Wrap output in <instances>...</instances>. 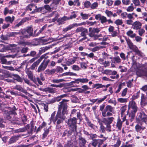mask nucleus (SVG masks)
<instances>
[{"instance_id":"obj_1","label":"nucleus","mask_w":147,"mask_h":147,"mask_svg":"<svg viewBox=\"0 0 147 147\" xmlns=\"http://www.w3.org/2000/svg\"><path fill=\"white\" fill-rule=\"evenodd\" d=\"M128 109L131 110V112L129 114V119L132 122L135 116V113L137 111L138 107L136 102L134 100L129 101L128 105Z\"/></svg>"},{"instance_id":"obj_2","label":"nucleus","mask_w":147,"mask_h":147,"mask_svg":"<svg viewBox=\"0 0 147 147\" xmlns=\"http://www.w3.org/2000/svg\"><path fill=\"white\" fill-rule=\"evenodd\" d=\"M33 29L31 27H27L26 29H24L22 30L19 35H22L20 37L23 38H28L32 35L33 34Z\"/></svg>"},{"instance_id":"obj_3","label":"nucleus","mask_w":147,"mask_h":147,"mask_svg":"<svg viewBox=\"0 0 147 147\" xmlns=\"http://www.w3.org/2000/svg\"><path fill=\"white\" fill-rule=\"evenodd\" d=\"M58 106V111L57 112L60 113V115H63L67 113V105L65 100H63L62 101L59 102Z\"/></svg>"},{"instance_id":"obj_4","label":"nucleus","mask_w":147,"mask_h":147,"mask_svg":"<svg viewBox=\"0 0 147 147\" xmlns=\"http://www.w3.org/2000/svg\"><path fill=\"white\" fill-rule=\"evenodd\" d=\"M101 29L99 28H89V36L92 39L96 40L99 37L100 35L98 34H96L95 33H98L100 30Z\"/></svg>"},{"instance_id":"obj_5","label":"nucleus","mask_w":147,"mask_h":147,"mask_svg":"<svg viewBox=\"0 0 147 147\" xmlns=\"http://www.w3.org/2000/svg\"><path fill=\"white\" fill-rule=\"evenodd\" d=\"M60 113L57 112L56 115V119L55 120L53 119L54 117V115L52 114L50 120L51 122L53 121L54 123H55L56 121H57V124H59L62 123L65 119V117L63 115H60Z\"/></svg>"},{"instance_id":"obj_6","label":"nucleus","mask_w":147,"mask_h":147,"mask_svg":"<svg viewBox=\"0 0 147 147\" xmlns=\"http://www.w3.org/2000/svg\"><path fill=\"white\" fill-rule=\"evenodd\" d=\"M17 110L15 107L14 106L12 108L8 107L4 111V114L5 115L6 117L8 119H10L12 114H16L15 111Z\"/></svg>"},{"instance_id":"obj_7","label":"nucleus","mask_w":147,"mask_h":147,"mask_svg":"<svg viewBox=\"0 0 147 147\" xmlns=\"http://www.w3.org/2000/svg\"><path fill=\"white\" fill-rule=\"evenodd\" d=\"M77 119L75 117H73L72 118L68 119L66 122L69 126L70 127V129H73V131H76Z\"/></svg>"},{"instance_id":"obj_8","label":"nucleus","mask_w":147,"mask_h":147,"mask_svg":"<svg viewBox=\"0 0 147 147\" xmlns=\"http://www.w3.org/2000/svg\"><path fill=\"white\" fill-rule=\"evenodd\" d=\"M49 57L47 56V54H45L42 55L37 61L34 62L31 66L30 67V69L32 70H34L36 67L39 64L41 61L44 58L47 59Z\"/></svg>"},{"instance_id":"obj_9","label":"nucleus","mask_w":147,"mask_h":147,"mask_svg":"<svg viewBox=\"0 0 147 147\" xmlns=\"http://www.w3.org/2000/svg\"><path fill=\"white\" fill-rule=\"evenodd\" d=\"M44 59L43 62L39 66L38 68L37 71L38 72L43 71L46 68L48 63L50 61L49 59L47 60V59Z\"/></svg>"},{"instance_id":"obj_10","label":"nucleus","mask_w":147,"mask_h":147,"mask_svg":"<svg viewBox=\"0 0 147 147\" xmlns=\"http://www.w3.org/2000/svg\"><path fill=\"white\" fill-rule=\"evenodd\" d=\"M26 71L28 78L32 81L34 83H36V81L35 78V76H33L32 72L30 71L29 68H27Z\"/></svg>"},{"instance_id":"obj_11","label":"nucleus","mask_w":147,"mask_h":147,"mask_svg":"<svg viewBox=\"0 0 147 147\" xmlns=\"http://www.w3.org/2000/svg\"><path fill=\"white\" fill-rule=\"evenodd\" d=\"M147 97L143 94H142L141 96L140 105L142 108L147 105Z\"/></svg>"},{"instance_id":"obj_12","label":"nucleus","mask_w":147,"mask_h":147,"mask_svg":"<svg viewBox=\"0 0 147 147\" xmlns=\"http://www.w3.org/2000/svg\"><path fill=\"white\" fill-rule=\"evenodd\" d=\"M138 119L140 121L144 122L146 124L147 121V115L144 112H140L138 116Z\"/></svg>"},{"instance_id":"obj_13","label":"nucleus","mask_w":147,"mask_h":147,"mask_svg":"<svg viewBox=\"0 0 147 147\" xmlns=\"http://www.w3.org/2000/svg\"><path fill=\"white\" fill-rule=\"evenodd\" d=\"M142 26V24L140 22L136 21L133 23L132 27L133 29L138 30L140 29Z\"/></svg>"},{"instance_id":"obj_14","label":"nucleus","mask_w":147,"mask_h":147,"mask_svg":"<svg viewBox=\"0 0 147 147\" xmlns=\"http://www.w3.org/2000/svg\"><path fill=\"white\" fill-rule=\"evenodd\" d=\"M136 131L137 132L142 133L143 130L145 129V126H143L142 124L139 123L137 124L135 126Z\"/></svg>"},{"instance_id":"obj_15","label":"nucleus","mask_w":147,"mask_h":147,"mask_svg":"<svg viewBox=\"0 0 147 147\" xmlns=\"http://www.w3.org/2000/svg\"><path fill=\"white\" fill-rule=\"evenodd\" d=\"M98 62L100 64L103 65L105 67L110 65V62L106 61L102 58H100L98 60Z\"/></svg>"},{"instance_id":"obj_16","label":"nucleus","mask_w":147,"mask_h":147,"mask_svg":"<svg viewBox=\"0 0 147 147\" xmlns=\"http://www.w3.org/2000/svg\"><path fill=\"white\" fill-rule=\"evenodd\" d=\"M76 132V131H73V129H70V130H66L63 133L62 136L63 137L66 136L69 137L72 134L73 132Z\"/></svg>"},{"instance_id":"obj_17","label":"nucleus","mask_w":147,"mask_h":147,"mask_svg":"<svg viewBox=\"0 0 147 147\" xmlns=\"http://www.w3.org/2000/svg\"><path fill=\"white\" fill-rule=\"evenodd\" d=\"M98 70L101 72L102 73L106 75H111V70L109 69H106L104 70L103 68L102 67H100L98 68Z\"/></svg>"},{"instance_id":"obj_18","label":"nucleus","mask_w":147,"mask_h":147,"mask_svg":"<svg viewBox=\"0 0 147 147\" xmlns=\"http://www.w3.org/2000/svg\"><path fill=\"white\" fill-rule=\"evenodd\" d=\"M20 136H15L12 137L9 140L8 143L9 144H12L16 142V141L18 140Z\"/></svg>"},{"instance_id":"obj_19","label":"nucleus","mask_w":147,"mask_h":147,"mask_svg":"<svg viewBox=\"0 0 147 147\" xmlns=\"http://www.w3.org/2000/svg\"><path fill=\"white\" fill-rule=\"evenodd\" d=\"M89 80L86 78H78L75 80L74 82L75 83L78 84L80 82L83 83H86Z\"/></svg>"},{"instance_id":"obj_20","label":"nucleus","mask_w":147,"mask_h":147,"mask_svg":"<svg viewBox=\"0 0 147 147\" xmlns=\"http://www.w3.org/2000/svg\"><path fill=\"white\" fill-rule=\"evenodd\" d=\"M126 40L129 48L130 49L133 50L136 47L133 44L131 41L129 39L126 38Z\"/></svg>"},{"instance_id":"obj_21","label":"nucleus","mask_w":147,"mask_h":147,"mask_svg":"<svg viewBox=\"0 0 147 147\" xmlns=\"http://www.w3.org/2000/svg\"><path fill=\"white\" fill-rule=\"evenodd\" d=\"M79 145L81 147H84L85 145L86 142V141L84 138L81 137L79 138Z\"/></svg>"},{"instance_id":"obj_22","label":"nucleus","mask_w":147,"mask_h":147,"mask_svg":"<svg viewBox=\"0 0 147 147\" xmlns=\"http://www.w3.org/2000/svg\"><path fill=\"white\" fill-rule=\"evenodd\" d=\"M69 20V18L66 16H64L61 18H59L57 20V22L59 24H62L64 21Z\"/></svg>"},{"instance_id":"obj_23","label":"nucleus","mask_w":147,"mask_h":147,"mask_svg":"<svg viewBox=\"0 0 147 147\" xmlns=\"http://www.w3.org/2000/svg\"><path fill=\"white\" fill-rule=\"evenodd\" d=\"M114 118L113 117H108L107 118H104L103 122L105 124H111L113 121Z\"/></svg>"},{"instance_id":"obj_24","label":"nucleus","mask_w":147,"mask_h":147,"mask_svg":"<svg viewBox=\"0 0 147 147\" xmlns=\"http://www.w3.org/2000/svg\"><path fill=\"white\" fill-rule=\"evenodd\" d=\"M77 142L72 141H68L65 147H77L76 146Z\"/></svg>"},{"instance_id":"obj_25","label":"nucleus","mask_w":147,"mask_h":147,"mask_svg":"<svg viewBox=\"0 0 147 147\" xmlns=\"http://www.w3.org/2000/svg\"><path fill=\"white\" fill-rule=\"evenodd\" d=\"M87 123L88 125L93 129L95 130L97 129V126L94 125L88 120H87Z\"/></svg>"},{"instance_id":"obj_26","label":"nucleus","mask_w":147,"mask_h":147,"mask_svg":"<svg viewBox=\"0 0 147 147\" xmlns=\"http://www.w3.org/2000/svg\"><path fill=\"white\" fill-rule=\"evenodd\" d=\"M121 115H127L128 113V111L127 112L126 111L127 110V107L126 106L122 107L121 109Z\"/></svg>"},{"instance_id":"obj_27","label":"nucleus","mask_w":147,"mask_h":147,"mask_svg":"<svg viewBox=\"0 0 147 147\" xmlns=\"http://www.w3.org/2000/svg\"><path fill=\"white\" fill-rule=\"evenodd\" d=\"M137 74L139 76H145L147 77V72H146L143 70H140L137 72Z\"/></svg>"},{"instance_id":"obj_28","label":"nucleus","mask_w":147,"mask_h":147,"mask_svg":"<svg viewBox=\"0 0 147 147\" xmlns=\"http://www.w3.org/2000/svg\"><path fill=\"white\" fill-rule=\"evenodd\" d=\"M36 6L33 4H30L28 5L26 7V9L28 10H29L30 11H34L36 8Z\"/></svg>"},{"instance_id":"obj_29","label":"nucleus","mask_w":147,"mask_h":147,"mask_svg":"<svg viewBox=\"0 0 147 147\" xmlns=\"http://www.w3.org/2000/svg\"><path fill=\"white\" fill-rule=\"evenodd\" d=\"M114 109V107H112L110 105H107L105 107V109L103 111L112 112Z\"/></svg>"},{"instance_id":"obj_30","label":"nucleus","mask_w":147,"mask_h":147,"mask_svg":"<svg viewBox=\"0 0 147 147\" xmlns=\"http://www.w3.org/2000/svg\"><path fill=\"white\" fill-rule=\"evenodd\" d=\"M44 8L43 7H40L37 8L36 7V9L34 11H32V13H34L36 12H43L44 11Z\"/></svg>"},{"instance_id":"obj_31","label":"nucleus","mask_w":147,"mask_h":147,"mask_svg":"<svg viewBox=\"0 0 147 147\" xmlns=\"http://www.w3.org/2000/svg\"><path fill=\"white\" fill-rule=\"evenodd\" d=\"M15 17L13 16L11 18L9 16L6 17L5 18V21L7 22H10L12 23L14 20Z\"/></svg>"},{"instance_id":"obj_32","label":"nucleus","mask_w":147,"mask_h":147,"mask_svg":"<svg viewBox=\"0 0 147 147\" xmlns=\"http://www.w3.org/2000/svg\"><path fill=\"white\" fill-rule=\"evenodd\" d=\"M26 18H24L22 19L21 20L18 24H16L15 26V28H16L17 27H19L20 26L22 25L23 24L26 22Z\"/></svg>"},{"instance_id":"obj_33","label":"nucleus","mask_w":147,"mask_h":147,"mask_svg":"<svg viewBox=\"0 0 147 147\" xmlns=\"http://www.w3.org/2000/svg\"><path fill=\"white\" fill-rule=\"evenodd\" d=\"M103 111V112H102V114L103 117H109L113 115L111 113V112H110L109 111Z\"/></svg>"},{"instance_id":"obj_34","label":"nucleus","mask_w":147,"mask_h":147,"mask_svg":"<svg viewBox=\"0 0 147 147\" xmlns=\"http://www.w3.org/2000/svg\"><path fill=\"white\" fill-rule=\"evenodd\" d=\"M133 50L136 53V54L138 55L140 57L142 56L143 53H141V51L138 50L137 47L135 48Z\"/></svg>"},{"instance_id":"obj_35","label":"nucleus","mask_w":147,"mask_h":147,"mask_svg":"<svg viewBox=\"0 0 147 147\" xmlns=\"http://www.w3.org/2000/svg\"><path fill=\"white\" fill-rule=\"evenodd\" d=\"M131 38H133L136 36V34L133 33V32L131 30L128 31L126 33Z\"/></svg>"},{"instance_id":"obj_36","label":"nucleus","mask_w":147,"mask_h":147,"mask_svg":"<svg viewBox=\"0 0 147 147\" xmlns=\"http://www.w3.org/2000/svg\"><path fill=\"white\" fill-rule=\"evenodd\" d=\"M13 78L15 80H17L18 81L22 82V79L18 75L13 74L12 76Z\"/></svg>"},{"instance_id":"obj_37","label":"nucleus","mask_w":147,"mask_h":147,"mask_svg":"<svg viewBox=\"0 0 147 147\" xmlns=\"http://www.w3.org/2000/svg\"><path fill=\"white\" fill-rule=\"evenodd\" d=\"M56 70L53 69L51 70L48 69L45 71V74H52L55 72Z\"/></svg>"},{"instance_id":"obj_38","label":"nucleus","mask_w":147,"mask_h":147,"mask_svg":"<svg viewBox=\"0 0 147 147\" xmlns=\"http://www.w3.org/2000/svg\"><path fill=\"white\" fill-rule=\"evenodd\" d=\"M82 89H81V92H85L86 91L90 89L88 86L86 85L82 86Z\"/></svg>"},{"instance_id":"obj_39","label":"nucleus","mask_w":147,"mask_h":147,"mask_svg":"<svg viewBox=\"0 0 147 147\" xmlns=\"http://www.w3.org/2000/svg\"><path fill=\"white\" fill-rule=\"evenodd\" d=\"M88 32V30L86 28H84L82 31V32L81 35V36H84V38L83 39V40H84L86 38V37H85L86 35V34H87Z\"/></svg>"},{"instance_id":"obj_40","label":"nucleus","mask_w":147,"mask_h":147,"mask_svg":"<svg viewBox=\"0 0 147 147\" xmlns=\"http://www.w3.org/2000/svg\"><path fill=\"white\" fill-rule=\"evenodd\" d=\"M125 83L123 82L119 84L118 86V89L115 92L116 93H118L120 91L121 89L122 88L123 86H125Z\"/></svg>"},{"instance_id":"obj_41","label":"nucleus","mask_w":147,"mask_h":147,"mask_svg":"<svg viewBox=\"0 0 147 147\" xmlns=\"http://www.w3.org/2000/svg\"><path fill=\"white\" fill-rule=\"evenodd\" d=\"M98 4L97 2H94L91 4L90 8L92 9H94L96 8L98 6Z\"/></svg>"},{"instance_id":"obj_42","label":"nucleus","mask_w":147,"mask_h":147,"mask_svg":"<svg viewBox=\"0 0 147 147\" xmlns=\"http://www.w3.org/2000/svg\"><path fill=\"white\" fill-rule=\"evenodd\" d=\"M20 34V32H10L8 33V36L9 37L15 36H16Z\"/></svg>"},{"instance_id":"obj_43","label":"nucleus","mask_w":147,"mask_h":147,"mask_svg":"<svg viewBox=\"0 0 147 147\" xmlns=\"http://www.w3.org/2000/svg\"><path fill=\"white\" fill-rule=\"evenodd\" d=\"M100 127L99 131L101 133H104L105 132V127L102 125V123H100Z\"/></svg>"},{"instance_id":"obj_44","label":"nucleus","mask_w":147,"mask_h":147,"mask_svg":"<svg viewBox=\"0 0 147 147\" xmlns=\"http://www.w3.org/2000/svg\"><path fill=\"white\" fill-rule=\"evenodd\" d=\"M122 121H121L119 119H118L117 123V126L118 128V129L120 130L122 126Z\"/></svg>"},{"instance_id":"obj_45","label":"nucleus","mask_w":147,"mask_h":147,"mask_svg":"<svg viewBox=\"0 0 147 147\" xmlns=\"http://www.w3.org/2000/svg\"><path fill=\"white\" fill-rule=\"evenodd\" d=\"M104 85H102L101 84H96L94 85L93 88H96V89H98L100 88H104Z\"/></svg>"},{"instance_id":"obj_46","label":"nucleus","mask_w":147,"mask_h":147,"mask_svg":"<svg viewBox=\"0 0 147 147\" xmlns=\"http://www.w3.org/2000/svg\"><path fill=\"white\" fill-rule=\"evenodd\" d=\"M107 138H104V139H96L99 147L102 144L103 142L107 139Z\"/></svg>"},{"instance_id":"obj_47","label":"nucleus","mask_w":147,"mask_h":147,"mask_svg":"<svg viewBox=\"0 0 147 147\" xmlns=\"http://www.w3.org/2000/svg\"><path fill=\"white\" fill-rule=\"evenodd\" d=\"M52 47V45H49L47 47H44L41 49L40 51L42 53L45 52L46 51L49 49L50 48Z\"/></svg>"},{"instance_id":"obj_48","label":"nucleus","mask_w":147,"mask_h":147,"mask_svg":"<svg viewBox=\"0 0 147 147\" xmlns=\"http://www.w3.org/2000/svg\"><path fill=\"white\" fill-rule=\"evenodd\" d=\"M61 75H62V76H77V74H76L73 73V72H67L64 73L63 74Z\"/></svg>"},{"instance_id":"obj_49","label":"nucleus","mask_w":147,"mask_h":147,"mask_svg":"<svg viewBox=\"0 0 147 147\" xmlns=\"http://www.w3.org/2000/svg\"><path fill=\"white\" fill-rule=\"evenodd\" d=\"M133 4L131 3V5L128 6L126 9V11L128 12L132 11L134 9V6H133Z\"/></svg>"},{"instance_id":"obj_50","label":"nucleus","mask_w":147,"mask_h":147,"mask_svg":"<svg viewBox=\"0 0 147 147\" xmlns=\"http://www.w3.org/2000/svg\"><path fill=\"white\" fill-rule=\"evenodd\" d=\"M80 16H82V18L83 20L88 19V17L90 16L88 14H84L82 13H81Z\"/></svg>"},{"instance_id":"obj_51","label":"nucleus","mask_w":147,"mask_h":147,"mask_svg":"<svg viewBox=\"0 0 147 147\" xmlns=\"http://www.w3.org/2000/svg\"><path fill=\"white\" fill-rule=\"evenodd\" d=\"M117 101L120 103H125L127 102V98H118L117 99Z\"/></svg>"},{"instance_id":"obj_52","label":"nucleus","mask_w":147,"mask_h":147,"mask_svg":"<svg viewBox=\"0 0 147 147\" xmlns=\"http://www.w3.org/2000/svg\"><path fill=\"white\" fill-rule=\"evenodd\" d=\"M114 23L117 26L121 25L123 23V22L122 20L117 19L114 22Z\"/></svg>"},{"instance_id":"obj_53","label":"nucleus","mask_w":147,"mask_h":147,"mask_svg":"<svg viewBox=\"0 0 147 147\" xmlns=\"http://www.w3.org/2000/svg\"><path fill=\"white\" fill-rule=\"evenodd\" d=\"M73 27V25H70L69 26L63 29V31L65 32H66L67 31L69 30H70Z\"/></svg>"},{"instance_id":"obj_54","label":"nucleus","mask_w":147,"mask_h":147,"mask_svg":"<svg viewBox=\"0 0 147 147\" xmlns=\"http://www.w3.org/2000/svg\"><path fill=\"white\" fill-rule=\"evenodd\" d=\"M100 20L101 23L102 24L106 23L107 21V18L105 17L102 16Z\"/></svg>"},{"instance_id":"obj_55","label":"nucleus","mask_w":147,"mask_h":147,"mask_svg":"<svg viewBox=\"0 0 147 147\" xmlns=\"http://www.w3.org/2000/svg\"><path fill=\"white\" fill-rule=\"evenodd\" d=\"M132 2L136 6H138L140 5V3L139 0H132Z\"/></svg>"},{"instance_id":"obj_56","label":"nucleus","mask_w":147,"mask_h":147,"mask_svg":"<svg viewBox=\"0 0 147 147\" xmlns=\"http://www.w3.org/2000/svg\"><path fill=\"white\" fill-rule=\"evenodd\" d=\"M84 5L85 7L88 8L90 7L91 3L89 1H86L84 3Z\"/></svg>"},{"instance_id":"obj_57","label":"nucleus","mask_w":147,"mask_h":147,"mask_svg":"<svg viewBox=\"0 0 147 147\" xmlns=\"http://www.w3.org/2000/svg\"><path fill=\"white\" fill-rule=\"evenodd\" d=\"M99 44L102 45V46H100V47H104V48L108 46L109 45L108 43L105 41H102L101 42L99 43Z\"/></svg>"},{"instance_id":"obj_58","label":"nucleus","mask_w":147,"mask_h":147,"mask_svg":"<svg viewBox=\"0 0 147 147\" xmlns=\"http://www.w3.org/2000/svg\"><path fill=\"white\" fill-rule=\"evenodd\" d=\"M1 39L3 40H6L9 39V37L8 34L7 35H2L0 36Z\"/></svg>"},{"instance_id":"obj_59","label":"nucleus","mask_w":147,"mask_h":147,"mask_svg":"<svg viewBox=\"0 0 147 147\" xmlns=\"http://www.w3.org/2000/svg\"><path fill=\"white\" fill-rule=\"evenodd\" d=\"M140 93V91L138 92L137 93L135 94L132 97V100H135L138 98L139 97V94Z\"/></svg>"},{"instance_id":"obj_60","label":"nucleus","mask_w":147,"mask_h":147,"mask_svg":"<svg viewBox=\"0 0 147 147\" xmlns=\"http://www.w3.org/2000/svg\"><path fill=\"white\" fill-rule=\"evenodd\" d=\"M89 138L93 140H94V138H97L98 136L96 134H90V135H89Z\"/></svg>"},{"instance_id":"obj_61","label":"nucleus","mask_w":147,"mask_h":147,"mask_svg":"<svg viewBox=\"0 0 147 147\" xmlns=\"http://www.w3.org/2000/svg\"><path fill=\"white\" fill-rule=\"evenodd\" d=\"M79 111V109H73L71 112V116H74V115H76L77 113H78Z\"/></svg>"},{"instance_id":"obj_62","label":"nucleus","mask_w":147,"mask_h":147,"mask_svg":"<svg viewBox=\"0 0 147 147\" xmlns=\"http://www.w3.org/2000/svg\"><path fill=\"white\" fill-rule=\"evenodd\" d=\"M46 92H48L50 93H53L55 92L54 89L50 88H46Z\"/></svg>"},{"instance_id":"obj_63","label":"nucleus","mask_w":147,"mask_h":147,"mask_svg":"<svg viewBox=\"0 0 147 147\" xmlns=\"http://www.w3.org/2000/svg\"><path fill=\"white\" fill-rule=\"evenodd\" d=\"M138 30V32L139 35L140 36H142L143 34L145 32V30L141 28Z\"/></svg>"},{"instance_id":"obj_64","label":"nucleus","mask_w":147,"mask_h":147,"mask_svg":"<svg viewBox=\"0 0 147 147\" xmlns=\"http://www.w3.org/2000/svg\"><path fill=\"white\" fill-rule=\"evenodd\" d=\"M127 91V88H125L122 91L121 94V96L122 97H124L125 96V95H126Z\"/></svg>"}]
</instances>
